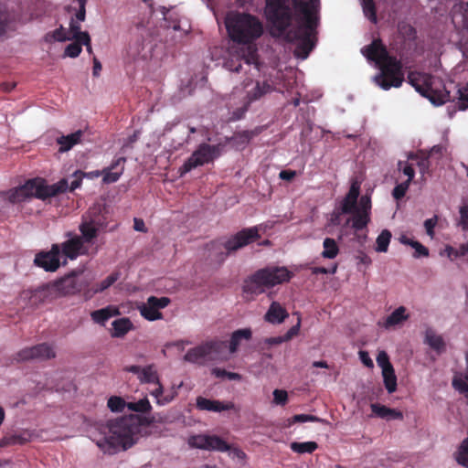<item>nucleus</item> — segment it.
I'll return each instance as SVG.
<instances>
[{
  "label": "nucleus",
  "mask_w": 468,
  "mask_h": 468,
  "mask_svg": "<svg viewBox=\"0 0 468 468\" xmlns=\"http://www.w3.org/2000/svg\"><path fill=\"white\" fill-rule=\"evenodd\" d=\"M264 16L272 37L297 42L295 56L306 58L315 46L317 17L302 0H265Z\"/></svg>",
  "instance_id": "f257e3e1"
},
{
  "label": "nucleus",
  "mask_w": 468,
  "mask_h": 468,
  "mask_svg": "<svg viewBox=\"0 0 468 468\" xmlns=\"http://www.w3.org/2000/svg\"><path fill=\"white\" fill-rule=\"evenodd\" d=\"M155 422L154 416L146 417L131 414L109 420L108 435L97 441L98 447L105 453L114 454L125 451L149 434L147 429Z\"/></svg>",
  "instance_id": "f03ea898"
},
{
  "label": "nucleus",
  "mask_w": 468,
  "mask_h": 468,
  "mask_svg": "<svg viewBox=\"0 0 468 468\" xmlns=\"http://www.w3.org/2000/svg\"><path fill=\"white\" fill-rule=\"evenodd\" d=\"M362 54L370 61L375 62L379 71L373 77L374 83L384 90L399 88L405 74L400 59L388 53L387 47L380 38L374 39L361 49Z\"/></svg>",
  "instance_id": "7ed1b4c3"
},
{
  "label": "nucleus",
  "mask_w": 468,
  "mask_h": 468,
  "mask_svg": "<svg viewBox=\"0 0 468 468\" xmlns=\"http://www.w3.org/2000/svg\"><path fill=\"white\" fill-rule=\"evenodd\" d=\"M225 26L229 38L238 44H251L264 32L263 24L260 18L245 12L229 13L225 19Z\"/></svg>",
  "instance_id": "20e7f679"
},
{
  "label": "nucleus",
  "mask_w": 468,
  "mask_h": 468,
  "mask_svg": "<svg viewBox=\"0 0 468 468\" xmlns=\"http://www.w3.org/2000/svg\"><path fill=\"white\" fill-rule=\"evenodd\" d=\"M260 238V229L255 226L243 229L227 239H214L206 245L207 258L220 265L230 254L257 241Z\"/></svg>",
  "instance_id": "39448f33"
},
{
  "label": "nucleus",
  "mask_w": 468,
  "mask_h": 468,
  "mask_svg": "<svg viewBox=\"0 0 468 468\" xmlns=\"http://www.w3.org/2000/svg\"><path fill=\"white\" fill-rule=\"evenodd\" d=\"M292 272L286 267L270 266L260 269L245 280L243 292L250 295H259L266 289L274 287L292 277Z\"/></svg>",
  "instance_id": "423d86ee"
},
{
  "label": "nucleus",
  "mask_w": 468,
  "mask_h": 468,
  "mask_svg": "<svg viewBox=\"0 0 468 468\" xmlns=\"http://www.w3.org/2000/svg\"><path fill=\"white\" fill-rule=\"evenodd\" d=\"M21 186L28 199L35 197L45 201L48 198L54 197L67 192L68 180L66 178H62L55 184L48 185L46 179L35 177L27 180Z\"/></svg>",
  "instance_id": "0eeeda50"
},
{
  "label": "nucleus",
  "mask_w": 468,
  "mask_h": 468,
  "mask_svg": "<svg viewBox=\"0 0 468 468\" xmlns=\"http://www.w3.org/2000/svg\"><path fill=\"white\" fill-rule=\"evenodd\" d=\"M408 81L420 95L429 99L434 105H442L450 101L451 96L448 90L432 89L431 77L428 74L410 72Z\"/></svg>",
  "instance_id": "6e6552de"
},
{
  "label": "nucleus",
  "mask_w": 468,
  "mask_h": 468,
  "mask_svg": "<svg viewBox=\"0 0 468 468\" xmlns=\"http://www.w3.org/2000/svg\"><path fill=\"white\" fill-rule=\"evenodd\" d=\"M242 86L246 90L245 102L242 108L233 112L235 120L241 119L252 102L261 100L275 90L273 82L269 79L254 81L252 79L247 78L243 80Z\"/></svg>",
  "instance_id": "1a4fd4ad"
},
{
  "label": "nucleus",
  "mask_w": 468,
  "mask_h": 468,
  "mask_svg": "<svg viewBox=\"0 0 468 468\" xmlns=\"http://www.w3.org/2000/svg\"><path fill=\"white\" fill-rule=\"evenodd\" d=\"M220 148V144H200L179 168L180 176H182L198 166L213 162L214 159L219 156Z\"/></svg>",
  "instance_id": "9d476101"
},
{
  "label": "nucleus",
  "mask_w": 468,
  "mask_h": 468,
  "mask_svg": "<svg viewBox=\"0 0 468 468\" xmlns=\"http://www.w3.org/2000/svg\"><path fill=\"white\" fill-rule=\"evenodd\" d=\"M228 347L227 342L219 340L207 341L190 348L184 359L190 363H202L206 359H216Z\"/></svg>",
  "instance_id": "9b49d317"
},
{
  "label": "nucleus",
  "mask_w": 468,
  "mask_h": 468,
  "mask_svg": "<svg viewBox=\"0 0 468 468\" xmlns=\"http://www.w3.org/2000/svg\"><path fill=\"white\" fill-rule=\"evenodd\" d=\"M52 285L58 297V295H73L85 291L88 287V282L79 279L73 271L52 282Z\"/></svg>",
  "instance_id": "f8f14e48"
},
{
  "label": "nucleus",
  "mask_w": 468,
  "mask_h": 468,
  "mask_svg": "<svg viewBox=\"0 0 468 468\" xmlns=\"http://www.w3.org/2000/svg\"><path fill=\"white\" fill-rule=\"evenodd\" d=\"M54 357H56V351L53 346L48 343H41L21 349L17 352L16 359L17 361L48 360Z\"/></svg>",
  "instance_id": "ddd939ff"
},
{
  "label": "nucleus",
  "mask_w": 468,
  "mask_h": 468,
  "mask_svg": "<svg viewBox=\"0 0 468 468\" xmlns=\"http://www.w3.org/2000/svg\"><path fill=\"white\" fill-rule=\"evenodd\" d=\"M59 246L58 243L52 244L48 251L41 250L37 252L34 259V264L46 271H56L60 266Z\"/></svg>",
  "instance_id": "4468645a"
},
{
  "label": "nucleus",
  "mask_w": 468,
  "mask_h": 468,
  "mask_svg": "<svg viewBox=\"0 0 468 468\" xmlns=\"http://www.w3.org/2000/svg\"><path fill=\"white\" fill-rule=\"evenodd\" d=\"M67 236L69 237V239L58 244L59 253L62 254V256L73 261L80 255H89V248L80 240L79 235H72L69 232Z\"/></svg>",
  "instance_id": "2eb2a0df"
},
{
  "label": "nucleus",
  "mask_w": 468,
  "mask_h": 468,
  "mask_svg": "<svg viewBox=\"0 0 468 468\" xmlns=\"http://www.w3.org/2000/svg\"><path fill=\"white\" fill-rule=\"evenodd\" d=\"M22 297L27 299L31 306L37 307L39 304L53 301L57 298V294L52 283H47L35 290L24 291Z\"/></svg>",
  "instance_id": "dca6fc26"
},
{
  "label": "nucleus",
  "mask_w": 468,
  "mask_h": 468,
  "mask_svg": "<svg viewBox=\"0 0 468 468\" xmlns=\"http://www.w3.org/2000/svg\"><path fill=\"white\" fill-rule=\"evenodd\" d=\"M168 297L150 296L147 299V303L143 304L140 308L141 315L148 321H155L163 318L160 309L165 308L170 303Z\"/></svg>",
  "instance_id": "f3484780"
},
{
  "label": "nucleus",
  "mask_w": 468,
  "mask_h": 468,
  "mask_svg": "<svg viewBox=\"0 0 468 468\" xmlns=\"http://www.w3.org/2000/svg\"><path fill=\"white\" fill-rule=\"evenodd\" d=\"M106 214L103 205L94 204L81 216V219L102 230L108 225Z\"/></svg>",
  "instance_id": "a211bd4d"
},
{
  "label": "nucleus",
  "mask_w": 468,
  "mask_h": 468,
  "mask_svg": "<svg viewBox=\"0 0 468 468\" xmlns=\"http://www.w3.org/2000/svg\"><path fill=\"white\" fill-rule=\"evenodd\" d=\"M197 408L199 410L221 412L224 410H230L235 409V404L231 401H219L209 399L203 397L197 398Z\"/></svg>",
  "instance_id": "6ab92c4d"
},
{
  "label": "nucleus",
  "mask_w": 468,
  "mask_h": 468,
  "mask_svg": "<svg viewBox=\"0 0 468 468\" xmlns=\"http://www.w3.org/2000/svg\"><path fill=\"white\" fill-rule=\"evenodd\" d=\"M125 162V157H118L109 167L104 168L102 170L103 183L112 184L117 182L123 173Z\"/></svg>",
  "instance_id": "aec40b11"
},
{
  "label": "nucleus",
  "mask_w": 468,
  "mask_h": 468,
  "mask_svg": "<svg viewBox=\"0 0 468 468\" xmlns=\"http://www.w3.org/2000/svg\"><path fill=\"white\" fill-rule=\"evenodd\" d=\"M289 316L288 312L279 303L272 302L264 315L266 322L276 324H282Z\"/></svg>",
  "instance_id": "412c9836"
},
{
  "label": "nucleus",
  "mask_w": 468,
  "mask_h": 468,
  "mask_svg": "<svg viewBox=\"0 0 468 468\" xmlns=\"http://www.w3.org/2000/svg\"><path fill=\"white\" fill-rule=\"evenodd\" d=\"M83 132L78 130L68 135H62L57 138V144L59 145L58 152L65 153L72 149L76 144L81 142Z\"/></svg>",
  "instance_id": "4be33fe9"
},
{
  "label": "nucleus",
  "mask_w": 468,
  "mask_h": 468,
  "mask_svg": "<svg viewBox=\"0 0 468 468\" xmlns=\"http://www.w3.org/2000/svg\"><path fill=\"white\" fill-rule=\"evenodd\" d=\"M120 314L119 309L113 305H108L104 308L95 310L90 313L92 321L101 325H104L105 323L112 317Z\"/></svg>",
  "instance_id": "5701e85b"
},
{
  "label": "nucleus",
  "mask_w": 468,
  "mask_h": 468,
  "mask_svg": "<svg viewBox=\"0 0 468 468\" xmlns=\"http://www.w3.org/2000/svg\"><path fill=\"white\" fill-rule=\"evenodd\" d=\"M79 230L80 232L79 238L85 245H87L93 243L94 239H97L99 232L101 229L81 219V222L79 226Z\"/></svg>",
  "instance_id": "b1692460"
},
{
  "label": "nucleus",
  "mask_w": 468,
  "mask_h": 468,
  "mask_svg": "<svg viewBox=\"0 0 468 468\" xmlns=\"http://www.w3.org/2000/svg\"><path fill=\"white\" fill-rule=\"evenodd\" d=\"M112 325L111 336L114 338H122L128 332L133 329V324L128 317L116 319L112 323Z\"/></svg>",
  "instance_id": "393cba45"
},
{
  "label": "nucleus",
  "mask_w": 468,
  "mask_h": 468,
  "mask_svg": "<svg viewBox=\"0 0 468 468\" xmlns=\"http://www.w3.org/2000/svg\"><path fill=\"white\" fill-rule=\"evenodd\" d=\"M252 332L250 328L239 329L232 333L229 349L230 353H235L241 340H250L251 338Z\"/></svg>",
  "instance_id": "a878e982"
},
{
  "label": "nucleus",
  "mask_w": 468,
  "mask_h": 468,
  "mask_svg": "<svg viewBox=\"0 0 468 468\" xmlns=\"http://www.w3.org/2000/svg\"><path fill=\"white\" fill-rule=\"evenodd\" d=\"M424 342L439 354L445 349V342L442 336L437 335L432 329H428L426 331Z\"/></svg>",
  "instance_id": "bb28decb"
},
{
  "label": "nucleus",
  "mask_w": 468,
  "mask_h": 468,
  "mask_svg": "<svg viewBox=\"0 0 468 468\" xmlns=\"http://www.w3.org/2000/svg\"><path fill=\"white\" fill-rule=\"evenodd\" d=\"M408 318L409 315L406 314V308L404 306H399L387 317L384 325L386 328H390L400 324L404 321L408 320Z\"/></svg>",
  "instance_id": "cd10ccee"
},
{
  "label": "nucleus",
  "mask_w": 468,
  "mask_h": 468,
  "mask_svg": "<svg viewBox=\"0 0 468 468\" xmlns=\"http://www.w3.org/2000/svg\"><path fill=\"white\" fill-rule=\"evenodd\" d=\"M353 216L346 219L345 226L351 224L352 229L356 231H359L364 229L370 221V218L368 214L366 213H351Z\"/></svg>",
  "instance_id": "c85d7f7f"
},
{
  "label": "nucleus",
  "mask_w": 468,
  "mask_h": 468,
  "mask_svg": "<svg viewBox=\"0 0 468 468\" xmlns=\"http://www.w3.org/2000/svg\"><path fill=\"white\" fill-rule=\"evenodd\" d=\"M371 410L373 413L383 419H402L403 417L400 411L380 404H372Z\"/></svg>",
  "instance_id": "c756f323"
},
{
  "label": "nucleus",
  "mask_w": 468,
  "mask_h": 468,
  "mask_svg": "<svg viewBox=\"0 0 468 468\" xmlns=\"http://www.w3.org/2000/svg\"><path fill=\"white\" fill-rule=\"evenodd\" d=\"M138 379L141 383L159 384L160 378L154 365L151 364L143 367Z\"/></svg>",
  "instance_id": "7c9ffc66"
},
{
  "label": "nucleus",
  "mask_w": 468,
  "mask_h": 468,
  "mask_svg": "<svg viewBox=\"0 0 468 468\" xmlns=\"http://www.w3.org/2000/svg\"><path fill=\"white\" fill-rule=\"evenodd\" d=\"M323 251L321 256L324 259L333 260L336 258L339 253V246L337 242L332 238H325L323 241Z\"/></svg>",
  "instance_id": "2f4dec72"
},
{
  "label": "nucleus",
  "mask_w": 468,
  "mask_h": 468,
  "mask_svg": "<svg viewBox=\"0 0 468 468\" xmlns=\"http://www.w3.org/2000/svg\"><path fill=\"white\" fill-rule=\"evenodd\" d=\"M120 277L119 272H112L108 277H106L104 280H102L101 282L96 283L92 289L91 292L89 294L88 297H91L93 294L101 292L111 287Z\"/></svg>",
  "instance_id": "473e14b6"
},
{
  "label": "nucleus",
  "mask_w": 468,
  "mask_h": 468,
  "mask_svg": "<svg viewBox=\"0 0 468 468\" xmlns=\"http://www.w3.org/2000/svg\"><path fill=\"white\" fill-rule=\"evenodd\" d=\"M290 448L293 452L296 453H313L315 450L318 449V444L315 441H304V442H297L292 441L290 444Z\"/></svg>",
  "instance_id": "72a5a7b5"
},
{
  "label": "nucleus",
  "mask_w": 468,
  "mask_h": 468,
  "mask_svg": "<svg viewBox=\"0 0 468 468\" xmlns=\"http://www.w3.org/2000/svg\"><path fill=\"white\" fill-rule=\"evenodd\" d=\"M383 381L386 389L388 393H393L397 389V377L394 367L388 368L382 371Z\"/></svg>",
  "instance_id": "f704fd0d"
},
{
  "label": "nucleus",
  "mask_w": 468,
  "mask_h": 468,
  "mask_svg": "<svg viewBox=\"0 0 468 468\" xmlns=\"http://www.w3.org/2000/svg\"><path fill=\"white\" fill-rule=\"evenodd\" d=\"M230 450V445L217 435H209L208 451L225 452Z\"/></svg>",
  "instance_id": "c9c22d12"
},
{
  "label": "nucleus",
  "mask_w": 468,
  "mask_h": 468,
  "mask_svg": "<svg viewBox=\"0 0 468 468\" xmlns=\"http://www.w3.org/2000/svg\"><path fill=\"white\" fill-rule=\"evenodd\" d=\"M459 214L460 219L458 225L461 226L463 230H468V196L462 198L459 207Z\"/></svg>",
  "instance_id": "e433bc0d"
},
{
  "label": "nucleus",
  "mask_w": 468,
  "mask_h": 468,
  "mask_svg": "<svg viewBox=\"0 0 468 468\" xmlns=\"http://www.w3.org/2000/svg\"><path fill=\"white\" fill-rule=\"evenodd\" d=\"M128 410L135 412L148 413L152 410V406L147 398L142 399L136 402H128Z\"/></svg>",
  "instance_id": "4c0bfd02"
},
{
  "label": "nucleus",
  "mask_w": 468,
  "mask_h": 468,
  "mask_svg": "<svg viewBox=\"0 0 468 468\" xmlns=\"http://www.w3.org/2000/svg\"><path fill=\"white\" fill-rule=\"evenodd\" d=\"M157 388L151 391V395L156 399V403L158 405H165L171 402L175 396L174 395H164V387L159 380V384H156Z\"/></svg>",
  "instance_id": "58836bf2"
},
{
  "label": "nucleus",
  "mask_w": 468,
  "mask_h": 468,
  "mask_svg": "<svg viewBox=\"0 0 468 468\" xmlns=\"http://www.w3.org/2000/svg\"><path fill=\"white\" fill-rule=\"evenodd\" d=\"M391 239V233L388 229H384L377 238L376 250L378 252H386Z\"/></svg>",
  "instance_id": "ea45409f"
},
{
  "label": "nucleus",
  "mask_w": 468,
  "mask_h": 468,
  "mask_svg": "<svg viewBox=\"0 0 468 468\" xmlns=\"http://www.w3.org/2000/svg\"><path fill=\"white\" fill-rule=\"evenodd\" d=\"M7 199L13 203H21L28 199L27 194L23 190L22 186L14 187L7 192Z\"/></svg>",
  "instance_id": "a19ab883"
},
{
  "label": "nucleus",
  "mask_w": 468,
  "mask_h": 468,
  "mask_svg": "<svg viewBox=\"0 0 468 468\" xmlns=\"http://www.w3.org/2000/svg\"><path fill=\"white\" fill-rule=\"evenodd\" d=\"M445 252L451 261H454L458 257L465 256L468 253V241L466 243L461 244L458 249H454L453 247L448 245L445 248Z\"/></svg>",
  "instance_id": "79ce46f5"
},
{
  "label": "nucleus",
  "mask_w": 468,
  "mask_h": 468,
  "mask_svg": "<svg viewBox=\"0 0 468 468\" xmlns=\"http://www.w3.org/2000/svg\"><path fill=\"white\" fill-rule=\"evenodd\" d=\"M365 16L372 22L377 23V9L374 0H361Z\"/></svg>",
  "instance_id": "37998d69"
},
{
  "label": "nucleus",
  "mask_w": 468,
  "mask_h": 468,
  "mask_svg": "<svg viewBox=\"0 0 468 468\" xmlns=\"http://www.w3.org/2000/svg\"><path fill=\"white\" fill-rule=\"evenodd\" d=\"M456 461L459 464L468 468V438L461 443L456 454Z\"/></svg>",
  "instance_id": "c03bdc74"
},
{
  "label": "nucleus",
  "mask_w": 468,
  "mask_h": 468,
  "mask_svg": "<svg viewBox=\"0 0 468 468\" xmlns=\"http://www.w3.org/2000/svg\"><path fill=\"white\" fill-rule=\"evenodd\" d=\"M208 439L209 435H195L189 439V444L193 448L208 451Z\"/></svg>",
  "instance_id": "a18cd8bd"
},
{
  "label": "nucleus",
  "mask_w": 468,
  "mask_h": 468,
  "mask_svg": "<svg viewBox=\"0 0 468 468\" xmlns=\"http://www.w3.org/2000/svg\"><path fill=\"white\" fill-rule=\"evenodd\" d=\"M429 155L422 154V156H419L418 154H410L409 159L410 160H418L417 165L420 168V172L421 174L429 173L430 170V161H429Z\"/></svg>",
  "instance_id": "49530a36"
},
{
  "label": "nucleus",
  "mask_w": 468,
  "mask_h": 468,
  "mask_svg": "<svg viewBox=\"0 0 468 468\" xmlns=\"http://www.w3.org/2000/svg\"><path fill=\"white\" fill-rule=\"evenodd\" d=\"M357 202L347 195L343 198L340 204L337 206L339 207V213H348L351 214L356 210Z\"/></svg>",
  "instance_id": "de8ad7c7"
},
{
  "label": "nucleus",
  "mask_w": 468,
  "mask_h": 468,
  "mask_svg": "<svg viewBox=\"0 0 468 468\" xmlns=\"http://www.w3.org/2000/svg\"><path fill=\"white\" fill-rule=\"evenodd\" d=\"M108 408L113 412H122L126 407L125 400L117 396H112L108 399Z\"/></svg>",
  "instance_id": "09e8293b"
},
{
  "label": "nucleus",
  "mask_w": 468,
  "mask_h": 468,
  "mask_svg": "<svg viewBox=\"0 0 468 468\" xmlns=\"http://www.w3.org/2000/svg\"><path fill=\"white\" fill-rule=\"evenodd\" d=\"M74 42L69 44L66 48H65V51H64V56L65 57H69V58H77L81 50H82V48H81V42L80 39H73Z\"/></svg>",
  "instance_id": "8fccbe9b"
},
{
  "label": "nucleus",
  "mask_w": 468,
  "mask_h": 468,
  "mask_svg": "<svg viewBox=\"0 0 468 468\" xmlns=\"http://www.w3.org/2000/svg\"><path fill=\"white\" fill-rule=\"evenodd\" d=\"M69 34L71 39H83V34H89L87 31H81L80 24L74 18H71L69 22Z\"/></svg>",
  "instance_id": "3c124183"
},
{
  "label": "nucleus",
  "mask_w": 468,
  "mask_h": 468,
  "mask_svg": "<svg viewBox=\"0 0 468 468\" xmlns=\"http://www.w3.org/2000/svg\"><path fill=\"white\" fill-rule=\"evenodd\" d=\"M458 94L459 101L457 102V108L460 111H465L468 109V81L458 90Z\"/></svg>",
  "instance_id": "603ef678"
},
{
  "label": "nucleus",
  "mask_w": 468,
  "mask_h": 468,
  "mask_svg": "<svg viewBox=\"0 0 468 468\" xmlns=\"http://www.w3.org/2000/svg\"><path fill=\"white\" fill-rule=\"evenodd\" d=\"M453 388L463 394L468 399V384L462 378L461 376H454L452 381Z\"/></svg>",
  "instance_id": "864d4df0"
},
{
  "label": "nucleus",
  "mask_w": 468,
  "mask_h": 468,
  "mask_svg": "<svg viewBox=\"0 0 468 468\" xmlns=\"http://www.w3.org/2000/svg\"><path fill=\"white\" fill-rule=\"evenodd\" d=\"M212 375L216 378H227L229 380H240L241 375L235 372H229L226 369L215 367L212 369Z\"/></svg>",
  "instance_id": "5fc2aeb1"
},
{
  "label": "nucleus",
  "mask_w": 468,
  "mask_h": 468,
  "mask_svg": "<svg viewBox=\"0 0 468 468\" xmlns=\"http://www.w3.org/2000/svg\"><path fill=\"white\" fill-rule=\"evenodd\" d=\"M29 441L28 438L24 437L21 434H13L5 436L2 440L3 445H15V444H25Z\"/></svg>",
  "instance_id": "6e6d98bb"
},
{
  "label": "nucleus",
  "mask_w": 468,
  "mask_h": 468,
  "mask_svg": "<svg viewBox=\"0 0 468 468\" xmlns=\"http://www.w3.org/2000/svg\"><path fill=\"white\" fill-rule=\"evenodd\" d=\"M321 420L314 415L309 414H297L292 416L291 419L288 420L289 425H292L296 422H307V421H320Z\"/></svg>",
  "instance_id": "4d7b16f0"
},
{
  "label": "nucleus",
  "mask_w": 468,
  "mask_h": 468,
  "mask_svg": "<svg viewBox=\"0 0 468 468\" xmlns=\"http://www.w3.org/2000/svg\"><path fill=\"white\" fill-rule=\"evenodd\" d=\"M398 166L399 169L402 171V173L405 176H408V179L406 181H409V183L410 184L415 175L412 165L409 164L408 162L399 161Z\"/></svg>",
  "instance_id": "13d9d810"
},
{
  "label": "nucleus",
  "mask_w": 468,
  "mask_h": 468,
  "mask_svg": "<svg viewBox=\"0 0 468 468\" xmlns=\"http://www.w3.org/2000/svg\"><path fill=\"white\" fill-rule=\"evenodd\" d=\"M410 185V184L409 183V181H405L403 183L397 185L392 191L393 197L397 200L401 199L406 195V192L409 189Z\"/></svg>",
  "instance_id": "bf43d9fd"
},
{
  "label": "nucleus",
  "mask_w": 468,
  "mask_h": 468,
  "mask_svg": "<svg viewBox=\"0 0 468 468\" xmlns=\"http://www.w3.org/2000/svg\"><path fill=\"white\" fill-rule=\"evenodd\" d=\"M377 363L381 367L382 371L392 367V364L389 361L388 355L385 351H380L377 356Z\"/></svg>",
  "instance_id": "052dcab7"
},
{
  "label": "nucleus",
  "mask_w": 468,
  "mask_h": 468,
  "mask_svg": "<svg viewBox=\"0 0 468 468\" xmlns=\"http://www.w3.org/2000/svg\"><path fill=\"white\" fill-rule=\"evenodd\" d=\"M370 209H371L370 198L368 197L363 196L360 198L359 207L356 206V210H355V212L366 213V214L369 215Z\"/></svg>",
  "instance_id": "680f3d73"
},
{
  "label": "nucleus",
  "mask_w": 468,
  "mask_h": 468,
  "mask_svg": "<svg viewBox=\"0 0 468 468\" xmlns=\"http://www.w3.org/2000/svg\"><path fill=\"white\" fill-rule=\"evenodd\" d=\"M411 247L415 250L413 253L414 258H420V257H428L429 256V250L424 245H422L420 242H413L411 244Z\"/></svg>",
  "instance_id": "e2e57ef3"
},
{
  "label": "nucleus",
  "mask_w": 468,
  "mask_h": 468,
  "mask_svg": "<svg viewBox=\"0 0 468 468\" xmlns=\"http://www.w3.org/2000/svg\"><path fill=\"white\" fill-rule=\"evenodd\" d=\"M85 172H82L80 170L74 172L73 176L75 177V179L70 183L69 187L68 186V189H69V191L72 192L75 189L79 188L81 186L82 179L83 177H85Z\"/></svg>",
  "instance_id": "0e129e2a"
},
{
  "label": "nucleus",
  "mask_w": 468,
  "mask_h": 468,
  "mask_svg": "<svg viewBox=\"0 0 468 468\" xmlns=\"http://www.w3.org/2000/svg\"><path fill=\"white\" fill-rule=\"evenodd\" d=\"M438 222V216L435 215L431 218H428L424 221V227L426 229V233L431 238L434 237V228L437 225Z\"/></svg>",
  "instance_id": "69168bd1"
},
{
  "label": "nucleus",
  "mask_w": 468,
  "mask_h": 468,
  "mask_svg": "<svg viewBox=\"0 0 468 468\" xmlns=\"http://www.w3.org/2000/svg\"><path fill=\"white\" fill-rule=\"evenodd\" d=\"M53 37L59 42L71 40L70 36L62 26L53 31Z\"/></svg>",
  "instance_id": "338daca9"
},
{
  "label": "nucleus",
  "mask_w": 468,
  "mask_h": 468,
  "mask_svg": "<svg viewBox=\"0 0 468 468\" xmlns=\"http://www.w3.org/2000/svg\"><path fill=\"white\" fill-rule=\"evenodd\" d=\"M273 400L278 405H284L288 400L287 392L282 389H275L273 391Z\"/></svg>",
  "instance_id": "774afa93"
}]
</instances>
